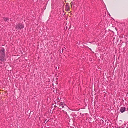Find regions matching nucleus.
<instances>
[{"label": "nucleus", "instance_id": "2", "mask_svg": "<svg viewBox=\"0 0 128 128\" xmlns=\"http://www.w3.org/2000/svg\"><path fill=\"white\" fill-rule=\"evenodd\" d=\"M24 27V24L21 23L19 24L16 26V29L17 30L21 29L23 28Z\"/></svg>", "mask_w": 128, "mask_h": 128}, {"label": "nucleus", "instance_id": "6", "mask_svg": "<svg viewBox=\"0 0 128 128\" xmlns=\"http://www.w3.org/2000/svg\"><path fill=\"white\" fill-rule=\"evenodd\" d=\"M66 10L67 11H68L70 10V8L69 6L66 7Z\"/></svg>", "mask_w": 128, "mask_h": 128}, {"label": "nucleus", "instance_id": "4", "mask_svg": "<svg viewBox=\"0 0 128 128\" xmlns=\"http://www.w3.org/2000/svg\"><path fill=\"white\" fill-rule=\"evenodd\" d=\"M126 110V108L124 107H122L121 108L120 111V112H124Z\"/></svg>", "mask_w": 128, "mask_h": 128}, {"label": "nucleus", "instance_id": "3", "mask_svg": "<svg viewBox=\"0 0 128 128\" xmlns=\"http://www.w3.org/2000/svg\"><path fill=\"white\" fill-rule=\"evenodd\" d=\"M59 108L60 109H61L62 108H63L64 107V103L62 102H61L60 104H59Z\"/></svg>", "mask_w": 128, "mask_h": 128}, {"label": "nucleus", "instance_id": "5", "mask_svg": "<svg viewBox=\"0 0 128 128\" xmlns=\"http://www.w3.org/2000/svg\"><path fill=\"white\" fill-rule=\"evenodd\" d=\"M4 20L5 22H8L9 20V18L8 17L6 18H4Z\"/></svg>", "mask_w": 128, "mask_h": 128}, {"label": "nucleus", "instance_id": "7", "mask_svg": "<svg viewBox=\"0 0 128 128\" xmlns=\"http://www.w3.org/2000/svg\"><path fill=\"white\" fill-rule=\"evenodd\" d=\"M49 121V120H48L47 121H46V120L44 121V123H47L48 121Z\"/></svg>", "mask_w": 128, "mask_h": 128}, {"label": "nucleus", "instance_id": "1", "mask_svg": "<svg viewBox=\"0 0 128 128\" xmlns=\"http://www.w3.org/2000/svg\"><path fill=\"white\" fill-rule=\"evenodd\" d=\"M4 50H5L4 48H3L0 50V60L2 62H4L6 60L5 57Z\"/></svg>", "mask_w": 128, "mask_h": 128}]
</instances>
